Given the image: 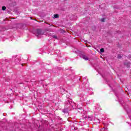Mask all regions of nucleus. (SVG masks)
Segmentation results:
<instances>
[{
    "label": "nucleus",
    "instance_id": "nucleus-1",
    "mask_svg": "<svg viewBox=\"0 0 131 131\" xmlns=\"http://www.w3.org/2000/svg\"><path fill=\"white\" fill-rule=\"evenodd\" d=\"M42 34H43V32H42V31H41V29H38L36 30V36H37L38 37V36H39V35H42Z\"/></svg>",
    "mask_w": 131,
    "mask_h": 131
},
{
    "label": "nucleus",
    "instance_id": "nucleus-2",
    "mask_svg": "<svg viewBox=\"0 0 131 131\" xmlns=\"http://www.w3.org/2000/svg\"><path fill=\"white\" fill-rule=\"evenodd\" d=\"M80 57L82 58V59H84V60H89V58L85 54H81Z\"/></svg>",
    "mask_w": 131,
    "mask_h": 131
},
{
    "label": "nucleus",
    "instance_id": "nucleus-3",
    "mask_svg": "<svg viewBox=\"0 0 131 131\" xmlns=\"http://www.w3.org/2000/svg\"><path fill=\"white\" fill-rule=\"evenodd\" d=\"M15 63L16 64H18V63H20V60L19 59H18V58H16L15 59Z\"/></svg>",
    "mask_w": 131,
    "mask_h": 131
},
{
    "label": "nucleus",
    "instance_id": "nucleus-4",
    "mask_svg": "<svg viewBox=\"0 0 131 131\" xmlns=\"http://www.w3.org/2000/svg\"><path fill=\"white\" fill-rule=\"evenodd\" d=\"M53 18L55 19L56 18H59V15L58 14H54Z\"/></svg>",
    "mask_w": 131,
    "mask_h": 131
},
{
    "label": "nucleus",
    "instance_id": "nucleus-5",
    "mask_svg": "<svg viewBox=\"0 0 131 131\" xmlns=\"http://www.w3.org/2000/svg\"><path fill=\"white\" fill-rule=\"evenodd\" d=\"M52 37H53V38H55V39H58V37H57V35H52Z\"/></svg>",
    "mask_w": 131,
    "mask_h": 131
},
{
    "label": "nucleus",
    "instance_id": "nucleus-6",
    "mask_svg": "<svg viewBox=\"0 0 131 131\" xmlns=\"http://www.w3.org/2000/svg\"><path fill=\"white\" fill-rule=\"evenodd\" d=\"M127 67H130V63L129 62H127Z\"/></svg>",
    "mask_w": 131,
    "mask_h": 131
},
{
    "label": "nucleus",
    "instance_id": "nucleus-7",
    "mask_svg": "<svg viewBox=\"0 0 131 131\" xmlns=\"http://www.w3.org/2000/svg\"><path fill=\"white\" fill-rule=\"evenodd\" d=\"M6 9H7V8L5 6H3V7H2L3 11H5V10H6Z\"/></svg>",
    "mask_w": 131,
    "mask_h": 131
},
{
    "label": "nucleus",
    "instance_id": "nucleus-8",
    "mask_svg": "<svg viewBox=\"0 0 131 131\" xmlns=\"http://www.w3.org/2000/svg\"><path fill=\"white\" fill-rule=\"evenodd\" d=\"M100 52H101V53H104V49L103 48H101L100 49Z\"/></svg>",
    "mask_w": 131,
    "mask_h": 131
},
{
    "label": "nucleus",
    "instance_id": "nucleus-9",
    "mask_svg": "<svg viewBox=\"0 0 131 131\" xmlns=\"http://www.w3.org/2000/svg\"><path fill=\"white\" fill-rule=\"evenodd\" d=\"M121 55H118V59H121Z\"/></svg>",
    "mask_w": 131,
    "mask_h": 131
},
{
    "label": "nucleus",
    "instance_id": "nucleus-10",
    "mask_svg": "<svg viewBox=\"0 0 131 131\" xmlns=\"http://www.w3.org/2000/svg\"><path fill=\"white\" fill-rule=\"evenodd\" d=\"M101 22H105V18H102V19H101Z\"/></svg>",
    "mask_w": 131,
    "mask_h": 131
},
{
    "label": "nucleus",
    "instance_id": "nucleus-11",
    "mask_svg": "<svg viewBox=\"0 0 131 131\" xmlns=\"http://www.w3.org/2000/svg\"><path fill=\"white\" fill-rule=\"evenodd\" d=\"M62 112H63V113H66V110H63V111H62Z\"/></svg>",
    "mask_w": 131,
    "mask_h": 131
},
{
    "label": "nucleus",
    "instance_id": "nucleus-12",
    "mask_svg": "<svg viewBox=\"0 0 131 131\" xmlns=\"http://www.w3.org/2000/svg\"><path fill=\"white\" fill-rule=\"evenodd\" d=\"M86 87V84H85V88Z\"/></svg>",
    "mask_w": 131,
    "mask_h": 131
},
{
    "label": "nucleus",
    "instance_id": "nucleus-13",
    "mask_svg": "<svg viewBox=\"0 0 131 131\" xmlns=\"http://www.w3.org/2000/svg\"><path fill=\"white\" fill-rule=\"evenodd\" d=\"M12 58L14 59V57H13Z\"/></svg>",
    "mask_w": 131,
    "mask_h": 131
},
{
    "label": "nucleus",
    "instance_id": "nucleus-14",
    "mask_svg": "<svg viewBox=\"0 0 131 131\" xmlns=\"http://www.w3.org/2000/svg\"><path fill=\"white\" fill-rule=\"evenodd\" d=\"M89 88V87H87V89Z\"/></svg>",
    "mask_w": 131,
    "mask_h": 131
}]
</instances>
